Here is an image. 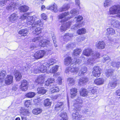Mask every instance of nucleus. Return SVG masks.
I'll use <instances>...</instances> for the list:
<instances>
[{
	"mask_svg": "<svg viewBox=\"0 0 120 120\" xmlns=\"http://www.w3.org/2000/svg\"><path fill=\"white\" fill-rule=\"evenodd\" d=\"M85 38V37L84 36H80L77 38V41L78 42H81L84 41Z\"/></svg>",
	"mask_w": 120,
	"mask_h": 120,
	"instance_id": "obj_54",
	"label": "nucleus"
},
{
	"mask_svg": "<svg viewBox=\"0 0 120 120\" xmlns=\"http://www.w3.org/2000/svg\"><path fill=\"white\" fill-rule=\"evenodd\" d=\"M13 82V77L12 75H7L5 80V83L7 85H9Z\"/></svg>",
	"mask_w": 120,
	"mask_h": 120,
	"instance_id": "obj_15",
	"label": "nucleus"
},
{
	"mask_svg": "<svg viewBox=\"0 0 120 120\" xmlns=\"http://www.w3.org/2000/svg\"><path fill=\"white\" fill-rule=\"evenodd\" d=\"M42 18L44 20H46L47 18V16L45 13H43L41 15Z\"/></svg>",
	"mask_w": 120,
	"mask_h": 120,
	"instance_id": "obj_62",
	"label": "nucleus"
},
{
	"mask_svg": "<svg viewBox=\"0 0 120 120\" xmlns=\"http://www.w3.org/2000/svg\"><path fill=\"white\" fill-rule=\"evenodd\" d=\"M116 28H120V22L117 21L114 26Z\"/></svg>",
	"mask_w": 120,
	"mask_h": 120,
	"instance_id": "obj_60",
	"label": "nucleus"
},
{
	"mask_svg": "<svg viewBox=\"0 0 120 120\" xmlns=\"http://www.w3.org/2000/svg\"><path fill=\"white\" fill-rule=\"evenodd\" d=\"M104 82V80L103 79L99 78L95 79L94 82L97 85H100L103 84Z\"/></svg>",
	"mask_w": 120,
	"mask_h": 120,
	"instance_id": "obj_25",
	"label": "nucleus"
},
{
	"mask_svg": "<svg viewBox=\"0 0 120 120\" xmlns=\"http://www.w3.org/2000/svg\"><path fill=\"white\" fill-rule=\"evenodd\" d=\"M113 71L112 69H110L106 70L105 71V72L106 74L110 75L112 74V73Z\"/></svg>",
	"mask_w": 120,
	"mask_h": 120,
	"instance_id": "obj_57",
	"label": "nucleus"
},
{
	"mask_svg": "<svg viewBox=\"0 0 120 120\" xmlns=\"http://www.w3.org/2000/svg\"><path fill=\"white\" fill-rule=\"evenodd\" d=\"M75 47L74 44L72 43H68L66 45V47L67 49Z\"/></svg>",
	"mask_w": 120,
	"mask_h": 120,
	"instance_id": "obj_53",
	"label": "nucleus"
},
{
	"mask_svg": "<svg viewBox=\"0 0 120 120\" xmlns=\"http://www.w3.org/2000/svg\"><path fill=\"white\" fill-rule=\"evenodd\" d=\"M5 75H0V82H2L4 80V78Z\"/></svg>",
	"mask_w": 120,
	"mask_h": 120,
	"instance_id": "obj_64",
	"label": "nucleus"
},
{
	"mask_svg": "<svg viewBox=\"0 0 120 120\" xmlns=\"http://www.w3.org/2000/svg\"><path fill=\"white\" fill-rule=\"evenodd\" d=\"M41 100V99L39 98H38L34 100V102L35 104L38 105L40 104Z\"/></svg>",
	"mask_w": 120,
	"mask_h": 120,
	"instance_id": "obj_52",
	"label": "nucleus"
},
{
	"mask_svg": "<svg viewBox=\"0 0 120 120\" xmlns=\"http://www.w3.org/2000/svg\"><path fill=\"white\" fill-rule=\"evenodd\" d=\"M72 117L75 120H80L82 118V116L81 115L80 113L77 111L75 113H73L72 114Z\"/></svg>",
	"mask_w": 120,
	"mask_h": 120,
	"instance_id": "obj_16",
	"label": "nucleus"
},
{
	"mask_svg": "<svg viewBox=\"0 0 120 120\" xmlns=\"http://www.w3.org/2000/svg\"><path fill=\"white\" fill-rule=\"evenodd\" d=\"M57 5L54 4L52 5L49 6H47L46 7V8L47 9L50 10L52 11H53L56 13L57 12L58 10L57 8Z\"/></svg>",
	"mask_w": 120,
	"mask_h": 120,
	"instance_id": "obj_20",
	"label": "nucleus"
},
{
	"mask_svg": "<svg viewBox=\"0 0 120 120\" xmlns=\"http://www.w3.org/2000/svg\"><path fill=\"white\" fill-rule=\"evenodd\" d=\"M82 54L83 55L88 57L90 56H95L96 58L99 57L100 56V54L98 52L94 53L92 49L89 47L85 48L83 51Z\"/></svg>",
	"mask_w": 120,
	"mask_h": 120,
	"instance_id": "obj_5",
	"label": "nucleus"
},
{
	"mask_svg": "<svg viewBox=\"0 0 120 120\" xmlns=\"http://www.w3.org/2000/svg\"><path fill=\"white\" fill-rule=\"evenodd\" d=\"M50 41L47 40H44L43 41L40 42V45L42 47H45L47 46L48 45H49L50 44Z\"/></svg>",
	"mask_w": 120,
	"mask_h": 120,
	"instance_id": "obj_34",
	"label": "nucleus"
},
{
	"mask_svg": "<svg viewBox=\"0 0 120 120\" xmlns=\"http://www.w3.org/2000/svg\"><path fill=\"white\" fill-rule=\"evenodd\" d=\"M79 68L78 67H68L66 68L65 70V72L67 73L70 72L77 73L79 70Z\"/></svg>",
	"mask_w": 120,
	"mask_h": 120,
	"instance_id": "obj_11",
	"label": "nucleus"
},
{
	"mask_svg": "<svg viewBox=\"0 0 120 120\" xmlns=\"http://www.w3.org/2000/svg\"><path fill=\"white\" fill-rule=\"evenodd\" d=\"M70 3H66L63 5L61 9V11H65L68 10L70 8Z\"/></svg>",
	"mask_w": 120,
	"mask_h": 120,
	"instance_id": "obj_24",
	"label": "nucleus"
},
{
	"mask_svg": "<svg viewBox=\"0 0 120 120\" xmlns=\"http://www.w3.org/2000/svg\"><path fill=\"white\" fill-rule=\"evenodd\" d=\"M73 37V35L72 34L68 33L66 34L63 37L64 41H65L64 43L66 42L67 41L71 39Z\"/></svg>",
	"mask_w": 120,
	"mask_h": 120,
	"instance_id": "obj_31",
	"label": "nucleus"
},
{
	"mask_svg": "<svg viewBox=\"0 0 120 120\" xmlns=\"http://www.w3.org/2000/svg\"><path fill=\"white\" fill-rule=\"evenodd\" d=\"M54 86L50 89V92L51 94H53L54 93H57L60 91V89L59 87L55 85V84L53 85Z\"/></svg>",
	"mask_w": 120,
	"mask_h": 120,
	"instance_id": "obj_23",
	"label": "nucleus"
},
{
	"mask_svg": "<svg viewBox=\"0 0 120 120\" xmlns=\"http://www.w3.org/2000/svg\"><path fill=\"white\" fill-rule=\"evenodd\" d=\"M95 46L98 49H103L105 48V44L103 41H99L96 43Z\"/></svg>",
	"mask_w": 120,
	"mask_h": 120,
	"instance_id": "obj_12",
	"label": "nucleus"
},
{
	"mask_svg": "<svg viewBox=\"0 0 120 120\" xmlns=\"http://www.w3.org/2000/svg\"><path fill=\"white\" fill-rule=\"evenodd\" d=\"M56 62L55 58H51L48 60V61L41 65L39 67V69L40 72L44 73L47 70V67L49 68L50 66L53 65Z\"/></svg>",
	"mask_w": 120,
	"mask_h": 120,
	"instance_id": "obj_3",
	"label": "nucleus"
},
{
	"mask_svg": "<svg viewBox=\"0 0 120 120\" xmlns=\"http://www.w3.org/2000/svg\"><path fill=\"white\" fill-rule=\"evenodd\" d=\"M46 52L43 50L38 51L34 54V57L37 59L41 58L43 57Z\"/></svg>",
	"mask_w": 120,
	"mask_h": 120,
	"instance_id": "obj_9",
	"label": "nucleus"
},
{
	"mask_svg": "<svg viewBox=\"0 0 120 120\" xmlns=\"http://www.w3.org/2000/svg\"><path fill=\"white\" fill-rule=\"evenodd\" d=\"M28 85L29 83L25 79H23L21 82L20 89L22 91H26L28 90Z\"/></svg>",
	"mask_w": 120,
	"mask_h": 120,
	"instance_id": "obj_6",
	"label": "nucleus"
},
{
	"mask_svg": "<svg viewBox=\"0 0 120 120\" xmlns=\"http://www.w3.org/2000/svg\"><path fill=\"white\" fill-rule=\"evenodd\" d=\"M43 39V38L42 37H35L32 39V41L36 43H38L39 42L40 43V42L42 41Z\"/></svg>",
	"mask_w": 120,
	"mask_h": 120,
	"instance_id": "obj_43",
	"label": "nucleus"
},
{
	"mask_svg": "<svg viewBox=\"0 0 120 120\" xmlns=\"http://www.w3.org/2000/svg\"><path fill=\"white\" fill-rule=\"evenodd\" d=\"M59 66H58L56 65L53 66L51 68L50 70L48 71V73H53V74L56 73L58 70Z\"/></svg>",
	"mask_w": 120,
	"mask_h": 120,
	"instance_id": "obj_30",
	"label": "nucleus"
},
{
	"mask_svg": "<svg viewBox=\"0 0 120 120\" xmlns=\"http://www.w3.org/2000/svg\"><path fill=\"white\" fill-rule=\"evenodd\" d=\"M64 105L63 102H57L56 103L54 108V110L57 112L60 110H61L62 109Z\"/></svg>",
	"mask_w": 120,
	"mask_h": 120,
	"instance_id": "obj_10",
	"label": "nucleus"
},
{
	"mask_svg": "<svg viewBox=\"0 0 120 120\" xmlns=\"http://www.w3.org/2000/svg\"><path fill=\"white\" fill-rule=\"evenodd\" d=\"M35 94L34 92H29L26 93L25 95V96L27 98H32L34 97L35 95Z\"/></svg>",
	"mask_w": 120,
	"mask_h": 120,
	"instance_id": "obj_42",
	"label": "nucleus"
},
{
	"mask_svg": "<svg viewBox=\"0 0 120 120\" xmlns=\"http://www.w3.org/2000/svg\"><path fill=\"white\" fill-rule=\"evenodd\" d=\"M29 9V7L26 6H21L19 8V10L21 12H25L27 11Z\"/></svg>",
	"mask_w": 120,
	"mask_h": 120,
	"instance_id": "obj_38",
	"label": "nucleus"
},
{
	"mask_svg": "<svg viewBox=\"0 0 120 120\" xmlns=\"http://www.w3.org/2000/svg\"><path fill=\"white\" fill-rule=\"evenodd\" d=\"M71 58L69 57H68L64 59V64L67 66L69 64H72L74 63V62L72 61Z\"/></svg>",
	"mask_w": 120,
	"mask_h": 120,
	"instance_id": "obj_22",
	"label": "nucleus"
},
{
	"mask_svg": "<svg viewBox=\"0 0 120 120\" xmlns=\"http://www.w3.org/2000/svg\"><path fill=\"white\" fill-rule=\"evenodd\" d=\"M97 88L96 87H93L90 91V93L91 94H97Z\"/></svg>",
	"mask_w": 120,
	"mask_h": 120,
	"instance_id": "obj_47",
	"label": "nucleus"
},
{
	"mask_svg": "<svg viewBox=\"0 0 120 120\" xmlns=\"http://www.w3.org/2000/svg\"><path fill=\"white\" fill-rule=\"evenodd\" d=\"M14 75H21V73L18 71L15 70L14 72Z\"/></svg>",
	"mask_w": 120,
	"mask_h": 120,
	"instance_id": "obj_63",
	"label": "nucleus"
},
{
	"mask_svg": "<svg viewBox=\"0 0 120 120\" xmlns=\"http://www.w3.org/2000/svg\"><path fill=\"white\" fill-rule=\"evenodd\" d=\"M27 30L26 29H21L19 31V33L21 34V36H25L27 35Z\"/></svg>",
	"mask_w": 120,
	"mask_h": 120,
	"instance_id": "obj_40",
	"label": "nucleus"
},
{
	"mask_svg": "<svg viewBox=\"0 0 120 120\" xmlns=\"http://www.w3.org/2000/svg\"><path fill=\"white\" fill-rule=\"evenodd\" d=\"M55 82V79L52 78H48L45 82V85L46 86H49L51 84L54 83Z\"/></svg>",
	"mask_w": 120,
	"mask_h": 120,
	"instance_id": "obj_29",
	"label": "nucleus"
},
{
	"mask_svg": "<svg viewBox=\"0 0 120 120\" xmlns=\"http://www.w3.org/2000/svg\"><path fill=\"white\" fill-rule=\"evenodd\" d=\"M42 111L41 109L39 108H35L32 110V113L35 115H38L41 113Z\"/></svg>",
	"mask_w": 120,
	"mask_h": 120,
	"instance_id": "obj_33",
	"label": "nucleus"
},
{
	"mask_svg": "<svg viewBox=\"0 0 120 120\" xmlns=\"http://www.w3.org/2000/svg\"><path fill=\"white\" fill-rule=\"evenodd\" d=\"M45 80V78L42 75L39 76L35 80L34 83L36 85L42 84L44 81Z\"/></svg>",
	"mask_w": 120,
	"mask_h": 120,
	"instance_id": "obj_13",
	"label": "nucleus"
},
{
	"mask_svg": "<svg viewBox=\"0 0 120 120\" xmlns=\"http://www.w3.org/2000/svg\"><path fill=\"white\" fill-rule=\"evenodd\" d=\"M18 19V16L17 14L14 13L8 17V21L11 23H14Z\"/></svg>",
	"mask_w": 120,
	"mask_h": 120,
	"instance_id": "obj_8",
	"label": "nucleus"
},
{
	"mask_svg": "<svg viewBox=\"0 0 120 120\" xmlns=\"http://www.w3.org/2000/svg\"><path fill=\"white\" fill-rule=\"evenodd\" d=\"M37 90L38 93L41 95L45 94L46 92V90L43 87H39L37 88Z\"/></svg>",
	"mask_w": 120,
	"mask_h": 120,
	"instance_id": "obj_28",
	"label": "nucleus"
},
{
	"mask_svg": "<svg viewBox=\"0 0 120 120\" xmlns=\"http://www.w3.org/2000/svg\"><path fill=\"white\" fill-rule=\"evenodd\" d=\"M88 81L89 80L88 78H82L79 79L78 82L79 84L80 85L84 84L88 82Z\"/></svg>",
	"mask_w": 120,
	"mask_h": 120,
	"instance_id": "obj_32",
	"label": "nucleus"
},
{
	"mask_svg": "<svg viewBox=\"0 0 120 120\" xmlns=\"http://www.w3.org/2000/svg\"><path fill=\"white\" fill-rule=\"evenodd\" d=\"M23 110L24 113L21 114V117L22 120H27V118L24 116L27 115L29 113V112L27 109H24Z\"/></svg>",
	"mask_w": 120,
	"mask_h": 120,
	"instance_id": "obj_27",
	"label": "nucleus"
},
{
	"mask_svg": "<svg viewBox=\"0 0 120 120\" xmlns=\"http://www.w3.org/2000/svg\"><path fill=\"white\" fill-rule=\"evenodd\" d=\"M62 79L61 77H58L56 80L55 85L56 86L57 85H61L62 83Z\"/></svg>",
	"mask_w": 120,
	"mask_h": 120,
	"instance_id": "obj_49",
	"label": "nucleus"
},
{
	"mask_svg": "<svg viewBox=\"0 0 120 120\" xmlns=\"http://www.w3.org/2000/svg\"><path fill=\"white\" fill-rule=\"evenodd\" d=\"M28 13L24 14L20 17V19L22 20L26 19V22L27 25H31V30H33V32L34 34L36 35L40 34L41 32V29L38 26L42 27L44 22L38 17L35 15L29 16Z\"/></svg>",
	"mask_w": 120,
	"mask_h": 120,
	"instance_id": "obj_1",
	"label": "nucleus"
},
{
	"mask_svg": "<svg viewBox=\"0 0 120 120\" xmlns=\"http://www.w3.org/2000/svg\"><path fill=\"white\" fill-rule=\"evenodd\" d=\"M78 92L77 89L75 87H72L70 90V94L72 98H73L76 96Z\"/></svg>",
	"mask_w": 120,
	"mask_h": 120,
	"instance_id": "obj_14",
	"label": "nucleus"
},
{
	"mask_svg": "<svg viewBox=\"0 0 120 120\" xmlns=\"http://www.w3.org/2000/svg\"><path fill=\"white\" fill-rule=\"evenodd\" d=\"M75 5L78 6L79 8L80 9L81 7L80 6V0H75Z\"/></svg>",
	"mask_w": 120,
	"mask_h": 120,
	"instance_id": "obj_58",
	"label": "nucleus"
},
{
	"mask_svg": "<svg viewBox=\"0 0 120 120\" xmlns=\"http://www.w3.org/2000/svg\"><path fill=\"white\" fill-rule=\"evenodd\" d=\"M51 102L50 101V99L47 98L44 101L43 104L44 106L49 107L51 106Z\"/></svg>",
	"mask_w": 120,
	"mask_h": 120,
	"instance_id": "obj_36",
	"label": "nucleus"
},
{
	"mask_svg": "<svg viewBox=\"0 0 120 120\" xmlns=\"http://www.w3.org/2000/svg\"><path fill=\"white\" fill-rule=\"evenodd\" d=\"M69 14L70 13L68 12H64L62 14H60L58 16V19H61L65 18L66 16L68 15H69Z\"/></svg>",
	"mask_w": 120,
	"mask_h": 120,
	"instance_id": "obj_41",
	"label": "nucleus"
},
{
	"mask_svg": "<svg viewBox=\"0 0 120 120\" xmlns=\"http://www.w3.org/2000/svg\"><path fill=\"white\" fill-rule=\"evenodd\" d=\"M107 34L108 35L113 34L115 33V30L112 28H108L107 29Z\"/></svg>",
	"mask_w": 120,
	"mask_h": 120,
	"instance_id": "obj_39",
	"label": "nucleus"
},
{
	"mask_svg": "<svg viewBox=\"0 0 120 120\" xmlns=\"http://www.w3.org/2000/svg\"><path fill=\"white\" fill-rule=\"evenodd\" d=\"M112 81L110 82L109 83V85L111 87L114 88L117 85L118 80L115 78H113L112 80Z\"/></svg>",
	"mask_w": 120,
	"mask_h": 120,
	"instance_id": "obj_21",
	"label": "nucleus"
},
{
	"mask_svg": "<svg viewBox=\"0 0 120 120\" xmlns=\"http://www.w3.org/2000/svg\"><path fill=\"white\" fill-rule=\"evenodd\" d=\"M110 59V57L107 55H105L103 57V59L102 60V61L103 63L105 62L107 60Z\"/></svg>",
	"mask_w": 120,
	"mask_h": 120,
	"instance_id": "obj_55",
	"label": "nucleus"
},
{
	"mask_svg": "<svg viewBox=\"0 0 120 120\" xmlns=\"http://www.w3.org/2000/svg\"><path fill=\"white\" fill-rule=\"evenodd\" d=\"M79 92L80 95L83 97L87 96L88 93L86 89L83 87L81 88L80 89Z\"/></svg>",
	"mask_w": 120,
	"mask_h": 120,
	"instance_id": "obj_18",
	"label": "nucleus"
},
{
	"mask_svg": "<svg viewBox=\"0 0 120 120\" xmlns=\"http://www.w3.org/2000/svg\"><path fill=\"white\" fill-rule=\"evenodd\" d=\"M52 39L53 40V41L54 43V46L55 47H57V45L56 44V40L55 38V36H53L52 37Z\"/></svg>",
	"mask_w": 120,
	"mask_h": 120,
	"instance_id": "obj_61",
	"label": "nucleus"
},
{
	"mask_svg": "<svg viewBox=\"0 0 120 120\" xmlns=\"http://www.w3.org/2000/svg\"><path fill=\"white\" fill-rule=\"evenodd\" d=\"M67 81L69 82V84L71 86L75 84V81L72 78H68L67 79Z\"/></svg>",
	"mask_w": 120,
	"mask_h": 120,
	"instance_id": "obj_51",
	"label": "nucleus"
},
{
	"mask_svg": "<svg viewBox=\"0 0 120 120\" xmlns=\"http://www.w3.org/2000/svg\"><path fill=\"white\" fill-rule=\"evenodd\" d=\"M82 51L81 49L79 48H77L75 49L72 53V55L73 57L75 56H78L80 54Z\"/></svg>",
	"mask_w": 120,
	"mask_h": 120,
	"instance_id": "obj_26",
	"label": "nucleus"
},
{
	"mask_svg": "<svg viewBox=\"0 0 120 120\" xmlns=\"http://www.w3.org/2000/svg\"><path fill=\"white\" fill-rule=\"evenodd\" d=\"M30 100H26L25 102L24 105L26 106L27 107H28L30 105Z\"/></svg>",
	"mask_w": 120,
	"mask_h": 120,
	"instance_id": "obj_56",
	"label": "nucleus"
},
{
	"mask_svg": "<svg viewBox=\"0 0 120 120\" xmlns=\"http://www.w3.org/2000/svg\"><path fill=\"white\" fill-rule=\"evenodd\" d=\"M111 65L114 67H116V70L120 66V62H119L115 63L114 61H112L111 63Z\"/></svg>",
	"mask_w": 120,
	"mask_h": 120,
	"instance_id": "obj_46",
	"label": "nucleus"
},
{
	"mask_svg": "<svg viewBox=\"0 0 120 120\" xmlns=\"http://www.w3.org/2000/svg\"><path fill=\"white\" fill-rule=\"evenodd\" d=\"M94 58H94L93 57L89 58L87 61L84 62V64L86 65L89 64L93 65L95 63V59L96 58L95 57Z\"/></svg>",
	"mask_w": 120,
	"mask_h": 120,
	"instance_id": "obj_19",
	"label": "nucleus"
},
{
	"mask_svg": "<svg viewBox=\"0 0 120 120\" xmlns=\"http://www.w3.org/2000/svg\"><path fill=\"white\" fill-rule=\"evenodd\" d=\"M111 17H109L108 18V21L112 25L114 26L116 23V22L118 21L116 19H110Z\"/></svg>",
	"mask_w": 120,
	"mask_h": 120,
	"instance_id": "obj_44",
	"label": "nucleus"
},
{
	"mask_svg": "<svg viewBox=\"0 0 120 120\" xmlns=\"http://www.w3.org/2000/svg\"><path fill=\"white\" fill-rule=\"evenodd\" d=\"M69 15L71 14L72 15H75L79 14V11L76 9H71L70 12V13Z\"/></svg>",
	"mask_w": 120,
	"mask_h": 120,
	"instance_id": "obj_48",
	"label": "nucleus"
},
{
	"mask_svg": "<svg viewBox=\"0 0 120 120\" xmlns=\"http://www.w3.org/2000/svg\"><path fill=\"white\" fill-rule=\"evenodd\" d=\"M22 75H15V79L18 81H19L22 78Z\"/></svg>",
	"mask_w": 120,
	"mask_h": 120,
	"instance_id": "obj_59",
	"label": "nucleus"
},
{
	"mask_svg": "<svg viewBox=\"0 0 120 120\" xmlns=\"http://www.w3.org/2000/svg\"><path fill=\"white\" fill-rule=\"evenodd\" d=\"M87 71V68L86 67H83L81 68L79 72V75L83 74L86 72Z\"/></svg>",
	"mask_w": 120,
	"mask_h": 120,
	"instance_id": "obj_45",
	"label": "nucleus"
},
{
	"mask_svg": "<svg viewBox=\"0 0 120 120\" xmlns=\"http://www.w3.org/2000/svg\"><path fill=\"white\" fill-rule=\"evenodd\" d=\"M83 19V17L80 15H76L74 18V19L72 20L71 22H66L65 21V19L61 20L60 21L62 25L60 28V30L62 32H64L69 28L72 22H75V25L73 26L71 28L74 30L78 29L82 27V26L83 21H81Z\"/></svg>",
	"mask_w": 120,
	"mask_h": 120,
	"instance_id": "obj_2",
	"label": "nucleus"
},
{
	"mask_svg": "<svg viewBox=\"0 0 120 120\" xmlns=\"http://www.w3.org/2000/svg\"><path fill=\"white\" fill-rule=\"evenodd\" d=\"M86 30L84 28H82L77 30V33L79 35H82L86 33Z\"/></svg>",
	"mask_w": 120,
	"mask_h": 120,
	"instance_id": "obj_37",
	"label": "nucleus"
},
{
	"mask_svg": "<svg viewBox=\"0 0 120 120\" xmlns=\"http://www.w3.org/2000/svg\"><path fill=\"white\" fill-rule=\"evenodd\" d=\"M18 4L11 1L9 5L7 6L6 9L8 11L13 10L18 7Z\"/></svg>",
	"mask_w": 120,
	"mask_h": 120,
	"instance_id": "obj_7",
	"label": "nucleus"
},
{
	"mask_svg": "<svg viewBox=\"0 0 120 120\" xmlns=\"http://www.w3.org/2000/svg\"><path fill=\"white\" fill-rule=\"evenodd\" d=\"M60 116L61 117L60 120H68V118L67 113L66 112L61 113Z\"/></svg>",
	"mask_w": 120,
	"mask_h": 120,
	"instance_id": "obj_35",
	"label": "nucleus"
},
{
	"mask_svg": "<svg viewBox=\"0 0 120 120\" xmlns=\"http://www.w3.org/2000/svg\"><path fill=\"white\" fill-rule=\"evenodd\" d=\"M93 70L92 73L93 75H100L101 69L98 66H94Z\"/></svg>",
	"mask_w": 120,
	"mask_h": 120,
	"instance_id": "obj_17",
	"label": "nucleus"
},
{
	"mask_svg": "<svg viewBox=\"0 0 120 120\" xmlns=\"http://www.w3.org/2000/svg\"><path fill=\"white\" fill-rule=\"evenodd\" d=\"M109 13L110 15H116V16L120 18V6L115 5L110 7Z\"/></svg>",
	"mask_w": 120,
	"mask_h": 120,
	"instance_id": "obj_4",
	"label": "nucleus"
},
{
	"mask_svg": "<svg viewBox=\"0 0 120 120\" xmlns=\"http://www.w3.org/2000/svg\"><path fill=\"white\" fill-rule=\"evenodd\" d=\"M111 2V0H105L104 4V6L105 7H108L110 5Z\"/></svg>",
	"mask_w": 120,
	"mask_h": 120,
	"instance_id": "obj_50",
	"label": "nucleus"
}]
</instances>
